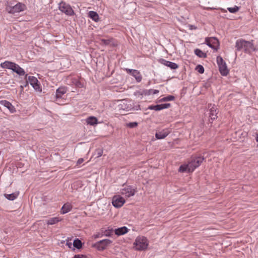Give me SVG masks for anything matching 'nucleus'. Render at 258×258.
Instances as JSON below:
<instances>
[{"mask_svg": "<svg viewBox=\"0 0 258 258\" xmlns=\"http://www.w3.org/2000/svg\"><path fill=\"white\" fill-rule=\"evenodd\" d=\"M237 51H244L245 53H250L255 50L252 42L246 41L242 39H238L235 44Z\"/></svg>", "mask_w": 258, "mask_h": 258, "instance_id": "f257e3e1", "label": "nucleus"}, {"mask_svg": "<svg viewBox=\"0 0 258 258\" xmlns=\"http://www.w3.org/2000/svg\"><path fill=\"white\" fill-rule=\"evenodd\" d=\"M134 245L137 250L142 251L147 248L149 242L146 237L143 236H139L136 238Z\"/></svg>", "mask_w": 258, "mask_h": 258, "instance_id": "f03ea898", "label": "nucleus"}, {"mask_svg": "<svg viewBox=\"0 0 258 258\" xmlns=\"http://www.w3.org/2000/svg\"><path fill=\"white\" fill-rule=\"evenodd\" d=\"M25 79L26 80L25 84L24 86L21 85V87L22 90H23L24 87H26L28 83L33 87V88L39 92H41L42 89L38 84V81L37 79L34 76H28L27 74L25 75Z\"/></svg>", "mask_w": 258, "mask_h": 258, "instance_id": "7ed1b4c3", "label": "nucleus"}, {"mask_svg": "<svg viewBox=\"0 0 258 258\" xmlns=\"http://www.w3.org/2000/svg\"><path fill=\"white\" fill-rule=\"evenodd\" d=\"M217 62L220 74L223 76H227L229 73V70L227 69L226 62L221 56H218L217 57Z\"/></svg>", "mask_w": 258, "mask_h": 258, "instance_id": "20e7f679", "label": "nucleus"}, {"mask_svg": "<svg viewBox=\"0 0 258 258\" xmlns=\"http://www.w3.org/2000/svg\"><path fill=\"white\" fill-rule=\"evenodd\" d=\"M26 9V5L21 3H18L14 6H9L7 8V10L9 13L13 14L23 12Z\"/></svg>", "mask_w": 258, "mask_h": 258, "instance_id": "39448f33", "label": "nucleus"}, {"mask_svg": "<svg viewBox=\"0 0 258 258\" xmlns=\"http://www.w3.org/2000/svg\"><path fill=\"white\" fill-rule=\"evenodd\" d=\"M204 160V158L202 156L192 157L190 161L188 163V166L190 168L189 170L191 172L197 167H198Z\"/></svg>", "mask_w": 258, "mask_h": 258, "instance_id": "423d86ee", "label": "nucleus"}, {"mask_svg": "<svg viewBox=\"0 0 258 258\" xmlns=\"http://www.w3.org/2000/svg\"><path fill=\"white\" fill-rule=\"evenodd\" d=\"M111 243L112 241L110 239H103L94 243L93 247L98 250L102 251L106 248Z\"/></svg>", "mask_w": 258, "mask_h": 258, "instance_id": "0eeeda50", "label": "nucleus"}, {"mask_svg": "<svg viewBox=\"0 0 258 258\" xmlns=\"http://www.w3.org/2000/svg\"><path fill=\"white\" fill-rule=\"evenodd\" d=\"M59 10L67 15L73 16L74 12L71 7L64 2H61L59 4Z\"/></svg>", "mask_w": 258, "mask_h": 258, "instance_id": "6e6552de", "label": "nucleus"}, {"mask_svg": "<svg viewBox=\"0 0 258 258\" xmlns=\"http://www.w3.org/2000/svg\"><path fill=\"white\" fill-rule=\"evenodd\" d=\"M206 44L210 48L217 50L219 46V42L215 37L206 38L205 40Z\"/></svg>", "mask_w": 258, "mask_h": 258, "instance_id": "1a4fd4ad", "label": "nucleus"}, {"mask_svg": "<svg viewBox=\"0 0 258 258\" xmlns=\"http://www.w3.org/2000/svg\"><path fill=\"white\" fill-rule=\"evenodd\" d=\"M125 201L123 198L119 195L114 196L112 198V204L115 208H120L124 204Z\"/></svg>", "mask_w": 258, "mask_h": 258, "instance_id": "9d476101", "label": "nucleus"}, {"mask_svg": "<svg viewBox=\"0 0 258 258\" xmlns=\"http://www.w3.org/2000/svg\"><path fill=\"white\" fill-rule=\"evenodd\" d=\"M120 194L122 195H124L126 197H131L133 196L136 192V190L134 188L131 186H126L124 188L120 189Z\"/></svg>", "mask_w": 258, "mask_h": 258, "instance_id": "9b49d317", "label": "nucleus"}, {"mask_svg": "<svg viewBox=\"0 0 258 258\" xmlns=\"http://www.w3.org/2000/svg\"><path fill=\"white\" fill-rule=\"evenodd\" d=\"M160 62L163 65L169 67L171 70H175L178 68V65L175 62L166 60L164 59H160Z\"/></svg>", "mask_w": 258, "mask_h": 258, "instance_id": "f8f14e48", "label": "nucleus"}, {"mask_svg": "<svg viewBox=\"0 0 258 258\" xmlns=\"http://www.w3.org/2000/svg\"><path fill=\"white\" fill-rule=\"evenodd\" d=\"M0 104L6 107L12 113L16 111L15 107L11 103L7 100H5L0 101Z\"/></svg>", "mask_w": 258, "mask_h": 258, "instance_id": "ddd939ff", "label": "nucleus"}, {"mask_svg": "<svg viewBox=\"0 0 258 258\" xmlns=\"http://www.w3.org/2000/svg\"><path fill=\"white\" fill-rule=\"evenodd\" d=\"M218 109L215 105H213L210 109L209 116L210 117V119L212 121L214 120L215 119L217 118V113L218 111Z\"/></svg>", "mask_w": 258, "mask_h": 258, "instance_id": "4468645a", "label": "nucleus"}, {"mask_svg": "<svg viewBox=\"0 0 258 258\" xmlns=\"http://www.w3.org/2000/svg\"><path fill=\"white\" fill-rule=\"evenodd\" d=\"M170 133L168 129L163 130L161 132H156L155 137L158 139H163L166 138Z\"/></svg>", "mask_w": 258, "mask_h": 258, "instance_id": "2eb2a0df", "label": "nucleus"}, {"mask_svg": "<svg viewBox=\"0 0 258 258\" xmlns=\"http://www.w3.org/2000/svg\"><path fill=\"white\" fill-rule=\"evenodd\" d=\"M67 91V88L64 87H60L56 90L55 97L56 99H60L62 96L64 95Z\"/></svg>", "mask_w": 258, "mask_h": 258, "instance_id": "dca6fc26", "label": "nucleus"}, {"mask_svg": "<svg viewBox=\"0 0 258 258\" xmlns=\"http://www.w3.org/2000/svg\"><path fill=\"white\" fill-rule=\"evenodd\" d=\"M128 231V228L125 226L116 228L114 230V233L116 235L119 236L123 235Z\"/></svg>", "mask_w": 258, "mask_h": 258, "instance_id": "f3484780", "label": "nucleus"}, {"mask_svg": "<svg viewBox=\"0 0 258 258\" xmlns=\"http://www.w3.org/2000/svg\"><path fill=\"white\" fill-rule=\"evenodd\" d=\"M159 90H154V89H149V90H142L141 92V96H143V95L145 96H149L151 94H156L159 93Z\"/></svg>", "mask_w": 258, "mask_h": 258, "instance_id": "a211bd4d", "label": "nucleus"}, {"mask_svg": "<svg viewBox=\"0 0 258 258\" xmlns=\"http://www.w3.org/2000/svg\"><path fill=\"white\" fill-rule=\"evenodd\" d=\"M16 63L9 61H5L4 62L2 63L1 66L4 69H8L13 70Z\"/></svg>", "mask_w": 258, "mask_h": 258, "instance_id": "6ab92c4d", "label": "nucleus"}, {"mask_svg": "<svg viewBox=\"0 0 258 258\" xmlns=\"http://www.w3.org/2000/svg\"><path fill=\"white\" fill-rule=\"evenodd\" d=\"M12 71L17 73L19 76H24L25 74V72L24 70L21 68L18 64L16 63Z\"/></svg>", "mask_w": 258, "mask_h": 258, "instance_id": "aec40b11", "label": "nucleus"}, {"mask_svg": "<svg viewBox=\"0 0 258 258\" xmlns=\"http://www.w3.org/2000/svg\"><path fill=\"white\" fill-rule=\"evenodd\" d=\"M88 16L94 21L97 22L99 21V17L97 12L91 11L88 13Z\"/></svg>", "mask_w": 258, "mask_h": 258, "instance_id": "412c9836", "label": "nucleus"}, {"mask_svg": "<svg viewBox=\"0 0 258 258\" xmlns=\"http://www.w3.org/2000/svg\"><path fill=\"white\" fill-rule=\"evenodd\" d=\"M72 209V206L70 203H66L63 205L61 209V213L64 214L70 212Z\"/></svg>", "mask_w": 258, "mask_h": 258, "instance_id": "4be33fe9", "label": "nucleus"}, {"mask_svg": "<svg viewBox=\"0 0 258 258\" xmlns=\"http://www.w3.org/2000/svg\"><path fill=\"white\" fill-rule=\"evenodd\" d=\"M86 122L87 124L94 125L95 124H97L98 120L96 117L91 116L88 117L86 119Z\"/></svg>", "mask_w": 258, "mask_h": 258, "instance_id": "5701e85b", "label": "nucleus"}, {"mask_svg": "<svg viewBox=\"0 0 258 258\" xmlns=\"http://www.w3.org/2000/svg\"><path fill=\"white\" fill-rule=\"evenodd\" d=\"M132 75L135 77L138 82H140L142 81V77L139 71L135 70L132 73Z\"/></svg>", "mask_w": 258, "mask_h": 258, "instance_id": "b1692460", "label": "nucleus"}, {"mask_svg": "<svg viewBox=\"0 0 258 258\" xmlns=\"http://www.w3.org/2000/svg\"><path fill=\"white\" fill-rule=\"evenodd\" d=\"M190 168L188 166V164L181 165L179 168V172H191V171L189 170Z\"/></svg>", "mask_w": 258, "mask_h": 258, "instance_id": "393cba45", "label": "nucleus"}, {"mask_svg": "<svg viewBox=\"0 0 258 258\" xmlns=\"http://www.w3.org/2000/svg\"><path fill=\"white\" fill-rule=\"evenodd\" d=\"M61 220V219L59 218V217H53L48 219L46 221V223L48 225H53Z\"/></svg>", "mask_w": 258, "mask_h": 258, "instance_id": "a878e982", "label": "nucleus"}, {"mask_svg": "<svg viewBox=\"0 0 258 258\" xmlns=\"http://www.w3.org/2000/svg\"><path fill=\"white\" fill-rule=\"evenodd\" d=\"M18 196V193H12L11 194L4 195L5 197L9 200L13 201L16 199Z\"/></svg>", "mask_w": 258, "mask_h": 258, "instance_id": "bb28decb", "label": "nucleus"}, {"mask_svg": "<svg viewBox=\"0 0 258 258\" xmlns=\"http://www.w3.org/2000/svg\"><path fill=\"white\" fill-rule=\"evenodd\" d=\"M195 53L199 57L206 58L207 57L206 53L203 52L200 49L197 48L195 50Z\"/></svg>", "mask_w": 258, "mask_h": 258, "instance_id": "cd10ccee", "label": "nucleus"}, {"mask_svg": "<svg viewBox=\"0 0 258 258\" xmlns=\"http://www.w3.org/2000/svg\"><path fill=\"white\" fill-rule=\"evenodd\" d=\"M73 245L77 249H80L82 246V242L79 239L76 238L74 240Z\"/></svg>", "mask_w": 258, "mask_h": 258, "instance_id": "c85d7f7f", "label": "nucleus"}, {"mask_svg": "<svg viewBox=\"0 0 258 258\" xmlns=\"http://www.w3.org/2000/svg\"><path fill=\"white\" fill-rule=\"evenodd\" d=\"M175 99V97L173 95H168L167 96L164 97L162 98V99H160L159 100V102H166V101H172Z\"/></svg>", "mask_w": 258, "mask_h": 258, "instance_id": "c756f323", "label": "nucleus"}, {"mask_svg": "<svg viewBox=\"0 0 258 258\" xmlns=\"http://www.w3.org/2000/svg\"><path fill=\"white\" fill-rule=\"evenodd\" d=\"M150 110H154L155 111H159L162 110L161 104H157L156 105H150L148 108Z\"/></svg>", "mask_w": 258, "mask_h": 258, "instance_id": "7c9ffc66", "label": "nucleus"}, {"mask_svg": "<svg viewBox=\"0 0 258 258\" xmlns=\"http://www.w3.org/2000/svg\"><path fill=\"white\" fill-rule=\"evenodd\" d=\"M103 154V150L100 148L97 149L94 153V156H96V158L101 157Z\"/></svg>", "mask_w": 258, "mask_h": 258, "instance_id": "2f4dec72", "label": "nucleus"}, {"mask_svg": "<svg viewBox=\"0 0 258 258\" xmlns=\"http://www.w3.org/2000/svg\"><path fill=\"white\" fill-rule=\"evenodd\" d=\"M227 10L230 13L234 14L239 11V7L237 6H235L233 8H228Z\"/></svg>", "mask_w": 258, "mask_h": 258, "instance_id": "473e14b6", "label": "nucleus"}, {"mask_svg": "<svg viewBox=\"0 0 258 258\" xmlns=\"http://www.w3.org/2000/svg\"><path fill=\"white\" fill-rule=\"evenodd\" d=\"M196 70L200 74H203L205 71L204 68L201 64L198 65Z\"/></svg>", "mask_w": 258, "mask_h": 258, "instance_id": "72a5a7b5", "label": "nucleus"}, {"mask_svg": "<svg viewBox=\"0 0 258 258\" xmlns=\"http://www.w3.org/2000/svg\"><path fill=\"white\" fill-rule=\"evenodd\" d=\"M138 125V123L137 122H130L127 124V126L131 128H134L136 127Z\"/></svg>", "mask_w": 258, "mask_h": 258, "instance_id": "f704fd0d", "label": "nucleus"}, {"mask_svg": "<svg viewBox=\"0 0 258 258\" xmlns=\"http://www.w3.org/2000/svg\"><path fill=\"white\" fill-rule=\"evenodd\" d=\"M170 106H171V104L170 103L161 104V109L162 110L163 109L168 108L170 107Z\"/></svg>", "mask_w": 258, "mask_h": 258, "instance_id": "c9c22d12", "label": "nucleus"}, {"mask_svg": "<svg viewBox=\"0 0 258 258\" xmlns=\"http://www.w3.org/2000/svg\"><path fill=\"white\" fill-rule=\"evenodd\" d=\"M87 256L83 254H76L73 258H86Z\"/></svg>", "mask_w": 258, "mask_h": 258, "instance_id": "e433bc0d", "label": "nucleus"}, {"mask_svg": "<svg viewBox=\"0 0 258 258\" xmlns=\"http://www.w3.org/2000/svg\"><path fill=\"white\" fill-rule=\"evenodd\" d=\"M101 42L102 43L104 44V45H108L109 44V42H110V41L109 40H106V39H101Z\"/></svg>", "mask_w": 258, "mask_h": 258, "instance_id": "4c0bfd02", "label": "nucleus"}, {"mask_svg": "<svg viewBox=\"0 0 258 258\" xmlns=\"http://www.w3.org/2000/svg\"><path fill=\"white\" fill-rule=\"evenodd\" d=\"M142 90L138 91L135 92V95L136 96H138L139 97H140L141 98H142V96H141V92Z\"/></svg>", "mask_w": 258, "mask_h": 258, "instance_id": "58836bf2", "label": "nucleus"}, {"mask_svg": "<svg viewBox=\"0 0 258 258\" xmlns=\"http://www.w3.org/2000/svg\"><path fill=\"white\" fill-rule=\"evenodd\" d=\"M135 70H133V69H125V71H126V72L128 73V74H130L131 75H132V73L133 72V71H134Z\"/></svg>", "mask_w": 258, "mask_h": 258, "instance_id": "ea45409f", "label": "nucleus"}, {"mask_svg": "<svg viewBox=\"0 0 258 258\" xmlns=\"http://www.w3.org/2000/svg\"><path fill=\"white\" fill-rule=\"evenodd\" d=\"M84 161L83 158H80L78 159L77 161V164H81Z\"/></svg>", "mask_w": 258, "mask_h": 258, "instance_id": "a19ab883", "label": "nucleus"}, {"mask_svg": "<svg viewBox=\"0 0 258 258\" xmlns=\"http://www.w3.org/2000/svg\"><path fill=\"white\" fill-rule=\"evenodd\" d=\"M219 10H220L222 12H226L227 11L223 8H219Z\"/></svg>", "mask_w": 258, "mask_h": 258, "instance_id": "79ce46f5", "label": "nucleus"}, {"mask_svg": "<svg viewBox=\"0 0 258 258\" xmlns=\"http://www.w3.org/2000/svg\"><path fill=\"white\" fill-rule=\"evenodd\" d=\"M67 245H68L70 247H71V246L72 245V243H71V242H67Z\"/></svg>", "mask_w": 258, "mask_h": 258, "instance_id": "37998d69", "label": "nucleus"}, {"mask_svg": "<svg viewBox=\"0 0 258 258\" xmlns=\"http://www.w3.org/2000/svg\"><path fill=\"white\" fill-rule=\"evenodd\" d=\"M255 139H256V142H258V134L256 135Z\"/></svg>", "mask_w": 258, "mask_h": 258, "instance_id": "c03bdc74", "label": "nucleus"}]
</instances>
